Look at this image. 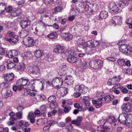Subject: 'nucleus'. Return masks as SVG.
Returning <instances> with one entry per match:
<instances>
[{
    "instance_id": "obj_1",
    "label": "nucleus",
    "mask_w": 132,
    "mask_h": 132,
    "mask_svg": "<svg viewBox=\"0 0 132 132\" xmlns=\"http://www.w3.org/2000/svg\"><path fill=\"white\" fill-rule=\"evenodd\" d=\"M29 79L27 78H24L22 77L18 80L16 84L20 86H27L28 88H30L32 90H33L35 88V85L37 81H39L38 79H34L31 80L29 82Z\"/></svg>"
},
{
    "instance_id": "obj_2",
    "label": "nucleus",
    "mask_w": 132,
    "mask_h": 132,
    "mask_svg": "<svg viewBox=\"0 0 132 132\" xmlns=\"http://www.w3.org/2000/svg\"><path fill=\"white\" fill-rule=\"evenodd\" d=\"M89 65L94 69H100L103 67V62L100 59L94 60L90 62Z\"/></svg>"
},
{
    "instance_id": "obj_3",
    "label": "nucleus",
    "mask_w": 132,
    "mask_h": 132,
    "mask_svg": "<svg viewBox=\"0 0 132 132\" xmlns=\"http://www.w3.org/2000/svg\"><path fill=\"white\" fill-rule=\"evenodd\" d=\"M68 54L67 57V60L70 63H74L77 62H81V60L75 56L74 55L76 54L75 51L73 50L68 52Z\"/></svg>"
},
{
    "instance_id": "obj_4",
    "label": "nucleus",
    "mask_w": 132,
    "mask_h": 132,
    "mask_svg": "<svg viewBox=\"0 0 132 132\" xmlns=\"http://www.w3.org/2000/svg\"><path fill=\"white\" fill-rule=\"evenodd\" d=\"M27 70L29 73L33 75H39L40 73L39 68L36 65H31L28 67Z\"/></svg>"
},
{
    "instance_id": "obj_5",
    "label": "nucleus",
    "mask_w": 132,
    "mask_h": 132,
    "mask_svg": "<svg viewBox=\"0 0 132 132\" xmlns=\"http://www.w3.org/2000/svg\"><path fill=\"white\" fill-rule=\"evenodd\" d=\"M63 83V80L60 77H56L54 78L52 81L53 86L55 87L56 88H59Z\"/></svg>"
},
{
    "instance_id": "obj_6",
    "label": "nucleus",
    "mask_w": 132,
    "mask_h": 132,
    "mask_svg": "<svg viewBox=\"0 0 132 132\" xmlns=\"http://www.w3.org/2000/svg\"><path fill=\"white\" fill-rule=\"evenodd\" d=\"M129 114H131L127 113L125 112H122L120 114L118 117V122L121 123L124 125L127 120V119L128 118Z\"/></svg>"
},
{
    "instance_id": "obj_7",
    "label": "nucleus",
    "mask_w": 132,
    "mask_h": 132,
    "mask_svg": "<svg viewBox=\"0 0 132 132\" xmlns=\"http://www.w3.org/2000/svg\"><path fill=\"white\" fill-rule=\"evenodd\" d=\"M54 51L57 54H61L63 53L65 54L66 55H67L68 52L65 51L64 47L60 45H57L54 48Z\"/></svg>"
},
{
    "instance_id": "obj_8",
    "label": "nucleus",
    "mask_w": 132,
    "mask_h": 132,
    "mask_svg": "<svg viewBox=\"0 0 132 132\" xmlns=\"http://www.w3.org/2000/svg\"><path fill=\"white\" fill-rule=\"evenodd\" d=\"M121 79V77L120 76H115L109 80L107 82V84L111 86L117 85Z\"/></svg>"
},
{
    "instance_id": "obj_9",
    "label": "nucleus",
    "mask_w": 132,
    "mask_h": 132,
    "mask_svg": "<svg viewBox=\"0 0 132 132\" xmlns=\"http://www.w3.org/2000/svg\"><path fill=\"white\" fill-rule=\"evenodd\" d=\"M87 87L82 84L77 85L75 88V91L79 92L83 94H86L87 92Z\"/></svg>"
},
{
    "instance_id": "obj_10",
    "label": "nucleus",
    "mask_w": 132,
    "mask_h": 132,
    "mask_svg": "<svg viewBox=\"0 0 132 132\" xmlns=\"http://www.w3.org/2000/svg\"><path fill=\"white\" fill-rule=\"evenodd\" d=\"M121 108L123 111L127 112H132V104L131 103H124L121 106Z\"/></svg>"
},
{
    "instance_id": "obj_11",
    "label": "nucleus",
    "mask_w": 132,
    "mask_h": 132,
    "mask_svg": "<svg viewBox=\"0 0 132 132\" xmlns=\"http://www.w3.org/2000/svg\"><path fill=\"white\" fill-rule=\"evenodd\" d=\"M34 28V32L36 35L39 36H42L44 35V30L43 28L38 27L34 28V26H32V29L33 30Z\"/></svg>"
},
{
    "instance_id": "obj_12",
    "label": "nucleus",
    "mask_w": 132,
    "mask_h": 132,
    "mask_svg": "<svg viewBox=\"0 0 132 132\" xmlns=\"http://www.w3.org/2000/svg\"><path fill=\"white\" fill-rule=\"evenodd\" d=\"M22 42L26 46L30 47L33 45L34 41L32 38L28 37L26 39H24Z\"/></svg>"
},
{
    "instance_id": "obj_13",
    "label": "nucleus",
    "mask_w": 132,
    "mask_h": 132,
    "mask_svg": "<svg viewBox=\"0 0 132 132\" xmlns=\"http://www.w3.org/2000/svg\"><path fill=\"white\" fill-rule=\"evenodd\" d=\"M122 18L118 16H116L112 18V23L114 25H120L122 22Z\"/></svg>"
},
{
    "instance_id": "obj_14",
    "label": "nucleus",
    "mask_w": 132,
    "mask_h": 132,
    "mask_svg": "<svg viewBox=\"0 0 132 132\" xmlns=\"http://www.w3.org/2000/svg\"><path fill=\"white\" fill-rule=\"evenodd\" d=\"M114 98V96L112 95H110L106 96L104 97L100 98V101H101V103H108Z\"/></svg>"
},
{
    "instance_id": "obj_15",
    "label": "nucleus",
    "mask_w": 132,
    "mask_h": 132,
    "mask_svg": "<svg viewBox=\"0 0 132 132\" xmlns=\"http://www.w3.org/2000/svg\"><path fill=\"white\" fill-rule=\"evenodd\" d=\"M19 37L17 35L14 36L11 38H6L5 40L7 41L12 45H13L16 43L19 40Z\"/></svg>"
},
{
    "instance_id": "obj_16",
    "label": "nucleus",
    "mask_w": 132,
    "mask_h": 132,
    "mask_svg": "<svg viewBox=\"0 0 132 132\" xmlns=\"http://www.w3.org/2000/svg\"><path fill=\"white\" fill-rule=\"evenodd\" d=\"M20 24L21 27L22 29H24L30 25V21L28 19H24L20 21Z\"/></svg>"
},
{
    "instance_id": "obj_17",
    "label": "nucleus",
    "mask_w": 132,
    "mask_h": 132,
    "mask_svg": "<svg viewBox=\"0 0 132 132\" xmlns=\"http://www.w3.org/2000/svg\"><path fill=\"white\" fill-rule=\"evenodd\" d=\"M3 76L5 79L9 82L12 81L14 77V75L12 73H7L4 74Z\"/></svg>"
},
{
    "instance_id": "obj_18",
    "label": "nucleus",
    "mask_w": 132,
    "mask_h": 132,
    "mask_svg": "<svg viewBox=\"0 0 132 132\" xmlns=\"http://www.w3.org/2000/svg\"><path fill=\"white\" fill-rule=\"evenodd\" d=\"M18 54L17 51L15 50H12L7 51L6 56L7 57L12 58Z\"/></svg>"
},
{
    "instance_id": "obj_19",
    "label": "nucleus",
    "mask_w": 132,
    "mask_h": 132,
    "mask_svg": "<svg viewBox=\"0 0 132 132\" xmlns=\"http://www.w3.org/2000/svg\"><path fill=\"white\" fill-rule=\"evenodd\" d=\"M99 45V42L98 41L93 39L87 42V46H88L95 47Z\"/></svg>"
},
{
    "instance_id": "obj_20",
    "label": "nucleus",
    "mask_w": 132,
    "mask_h": 132,
    "mask_svg": "<svg viewBox=\"0 0 132 132\" xmlns=\"http://www.w3.org/2000/svg\"><path fill=\"white\" fill-rule=\"evenodd\" d=\"M67 68L65 65H62L59 69V73L61 76H65L66 74Z\"/></svg>"
},
{
    "instance_id": "obj_21",
    "label": "nucleus",
    "mask_w": 132,
    "mask_h": 132,
    "mask_svg": "<svg viewBox=\"0 0 132 132\" xmlns=\"http://www.w3.org/2000/svg\"><path fill=\"white\" fill-rule=\"evenodd\" d=\"M124 125L128 127H132V115L129 114L127 120Z\"/></svg>"
},
{
    "instance_id": "obj_22",
    "label": "nucleus",
    "mask_w": 132,
    "mask_h": 132,
    "mask_svg": "<svg viewBox=\"0 0 132 132\" xmlns=\"http://www.w3.org/2000/svg\"><path fill=\"white\" fill-rule=\"evenodd\" d=\"M15 67L16 70L20 71H23L25 69V64L23 62H20L16 64Z\"/></svg>"
},
{
    "instance_id": "obj_23",
    "label": "nucleus",
    "mask_w": 132,
    "mask_h": 132,
    "mask_svg": "<svg viewBox=\"0 0 132 132\" xmlns=\"http://www.w3.org/2000/svg\"><path fill=\"white\" fill-rule=\"evenodd\" d=\"M128 45L126 44H121L119 47V50L121 52L127 54V51H128Z\"/></svg>"
},
{
    "instance_id": "obj_24",
    "label": "nucleus",
    "mask_w": 132,
    "mask_h": 132,
    "mask_svg": "<svg viewBox=\"0 0 132 132\" xmlns=\"http://www.w3.org/2000/svg\"><path fill=\"white\" fill-rule=\"evenodd\" d=\"M21 12V10L20 9H13L10 14L13 16H19Z\"/></svg>"
},
{
    "instance_id": "obj_25",
    "label": "nucleus",
    "mask_w": 132,
    "mask_h": 132,
    "mask_svg": "<svg viewBox=\"0 0 132 132\" xmlns=\"http://www.w3.org/2000/svg\"><path fill=\"white\" fill-rule=\"evenodd\" d=\"M118 4L119 7L123 8L128 5L129 2L126 0H122L119 1Z\"/></svg>"
},
{
    "instance_id": "obj_26",
    "label": "nucleus",
    "mask_w": 132,
    "mask_h": 132,
    "mask_svg": "<svg viewBox=\"0 0 132 132\" xmlns=\"http://www.w3.org/2000/svg\"><path fill=\"white\" fill-rule=\"evenodd\" d=\"M5 62L7 63V68L8 69H11L13 68L15 66V67L14 63L12 62H11L10 59L6 60Z\"/></svg>"
},
{
    "instance_id": "obj_27",
    "label": "nucleus",
    "mask_w": 132,
    "mask_h": 132,
    "mask_svg": "<svg viewBox=\"0 0 132 132\" xmlns=\"http://www.w3.org/2000/svg\"><path fill=\"white\" fill-rule=\"evenodd\" d=\"M64 81L66 83L70 85H72L74 81L73 77L71 76H68L65 78Z\"/></svg>"
},
{
    "instance_id": "obj_28",
    "label": "nucleus",
    "mask_w": 132,
    "mask_h": 132,
    "mask_svg": "<svg viewBox=\"0 0 132 132\" xmlns=\"http://www.w3.org/2000/svg\"><path fill=\"white\" fill-rule=\"evenodd\" d=\"M77 42L78 44H79V47L84 48L87 46V44H85L84 41L81 38H79Z\"/></svg>"
},
{
    "instance_id": "obj_29",
    "label": "nucleus",
    "mask_w": 132,
    "mask_h": 132,
    "mask_svg": "<svg viewBox=\"0 0 132 132\" xmlns=\"http://www.w3.org/2000/svg\"><path fill=\"white\" fill-rule=\"evenodd\" d=\"M111 10L115 13H117L120 11V9L115 3H113L112 7L111 8Z\"/></svg>"
},
{
    "instance_id": "obj_30",
    "label": "nucleus",
    "mask_w": 132,
    "mask_h": 132,
    "mask_svg": "<svg viewBox=\"0 0 132 132\" xmlns=\"http://www.w3.org/2000/svg\"><path fill=\"white\" fill-rule=\"evenodd\" d=\"M44 54L42 50H37L34 52L35 55L37 58L40 57Z\"/></svg>"
},
{
    "instance_id": "obj_31",
    "label": "nucleus",
    "mask_w": 132,
    "mask_h": 132,
    "mask_svg": "<svg viewBox=\"0 0 132 132\" xmlns=\"http://www.w3.org/2000/svg\"><path fill=\"white\" fill-rule=\"evenodd\" d=\"M6 7V4L3 3H0V14L3 13L5 11Z\"/></svg>"
},
{
    "instance_id": "obj_32",
    "label": "nucleus",
    "mask_w": 132,
    "mask_h": 132,
    "mask_svg": "<svg viewBox=\"0 0 132 132\" xmlns=\"http://www.w3.org/2000/svg\"><path fill=\"white\" fill-rule=\"evenodd\" d=\"M20 92L22 95L26 96L29 95L30 90L29 89H24L23 87H22Z\"/></svg>"
},
{
    "instance_id": "obj_33",
    "label": "nucleus",
    "mask_w": 132,
    "mask_h": 132,
    "mask_svg": "<svg viewBox=\"0 0 132 132\" xmlns=\"http://www.w3.org/2000/svg\"><path fill=\"white\" fill-rule=\"evenodd\" d=\"M12 91L10 90H9L6 92V93L2 95L3 98H7L9 97H10L12 96Z\"/></svg>"
},
{
    "instance_id": "obj_34",
    "label": "nucleus",
    "mask_w": 132,
    "mask_h": 132,
    "mask_svg": "<svg viewBox=\"0 0 132 132\" xmlns=\"http://www.w3.org/2000/svg\"><path fill=\"white\" fill-rule=\"evenodd\" d=\"M108 13L105 11H102L100 14V17L102 19H105L108 16Z\"/></svg>"
},
{
    "instance_id": "obj_35",
    "label": "nucleus",
    "mask_w": 132,
    "mask_h": 132,
    "mask_svg": "<svg viewBox=\"0 0 132 132\" xmlns=\"http://www.w3.org/2000/svg\"><path fill=\"white\" fill-rule=\"evenodd\" d=\"M57 37V35L55 32L51 33L47 35L48 37L52 39H56Z\"/></svg>"
},
{
    "instance_id": "obj_36",
    "label": "nucleus",
    "mask_w": 132,
    "mask_h": 132,
    "mask_svg": "<svg viewBox=\"0 0 132 132\" xmlns=\"http://www.w3.org/2000/svg\"><path fill=\"white\" fill-rule=\"evenodd\" d=\"M48 101L51 103H53L56 102V98L54 95H51L48 97Z\"/></svg>"
},
{
    "instance_id": "obj_37",
    "label": "nucleus",
    "mask_w": 132,
    "mask_h": 132,
    "mask_svg": "<svg viewBox=\"0 0 132 132\" xmlns=\"http://www.w3.org/2000/svg\"><path fill=\"white\" fill-rule=\"evenodd\" d=\"M43 2L46 5L48 6L54 4V0H43Z\"/></svg>"
},
{
    "instance_id": "obj_38",
    "label": "nucleus",
    "mask_w": 132,
    "mask_h": 132,
    "mask_svg": "<svg viewBox=\"0 0 132 132\" xmlns=\"http://www.w3.org/2000/svg\"><path fill=\"white\" fill-rule=\"evenodd\" d=\"M80 63V67L84 69H86L88 68V65L87 64V62L86 61H81L79 62Z\"/></svg>"
},
{
    "instance_id": "obj_39",
    "label": "nucleus",
    "mask_w": 132,
    "mask_h": 132,
    "mask_svg": "<svg viewBox=\"0 0 132 132\" xmlns=\"http://www.w3.org/2000/svg\"><path fill=\"white\" fill-rule=\"evenodd\" d=\"M18 85L19 86L16 85H14L13 86L12 89L13 90L14 92H16L21 89V88H22V87H21V86H20Z\"/></svg>"
},
{
    "instance_id": "obj_40",
    "label": "nucleus",
    "mask_w": 132,
    "mask_h": 132,
    "mask_svg": "<svg viewBox=\"0 0 132 132\" xmlns=\"http://www.w3.org/2000/svg\"><path fill=\"white\" fill-rule=\"evenodd\" d=\"M117 62L118 64L121 66H124L125 64V61L124 59H120L117 60Z\"/></svg>"
},
{
    "instance_id": "obj_41",
    "label": "nucleus",
    "mask_w": 132,
    "mask_h": 132,
    "mask_svg": "<svg viewBox=\"0 0 132 132\" xmlns=\"http://www.w3.org/2000/svg\"><path fill=\"white\" fill-rule=\"evenodd\" d=\"M38 80L39 81H37V82L40 85L42 86V88H41L40 89L41 90H43L44 88V83L45 80L43 79H38Z\"/></svg>"
},
{
    "instance_id": "obj_42",
    "label": "nucleus",
    "mask_w": 132,
    "mask_h": 132,
    "mask_svg": "<svg viewBox=\"0 0 132 132\" xmlns=\"http://www.w3.org/2000/svg\"><path fill=\"white\" fill-rule=\"evenodd\" d=\"M36 117V115L32 112H29L28 116L27 118L28 119H30V118H35Z\"/></svg>"
},
{
    "instance_id": "obj_43",
    "label": "nucleus",
    "mask_w": 132,
    "mask_h": 132,
    "mask_svg": "<svg viewBox=\"0 0 132 132\" xmlns=\"http://www.w3.org/2000/svg\"><path fill=\"white\" fill-rule=\"evenodd\" d=\"M9 86V85L6 82L2 83L0 84V87L2 89L8 87Z\"/></svg>"
},
{
    "instance_id": "obj_44",
    "label": "nucleus",
    "mask_w": 132,
    "mask_h": 132,
    "mask_svg": "<svg viewBox=\"0 0 132 132\" xmlns=\"http://www.w3.org/2000/svg\"><path fill=\"white\" fill-rule=\"evenodd\" d=\"M62 106L64 109V112L65 113H68L71 109V107L70 106L67 107L65 105H63Z\"/></svg>"
},
{
    "instance_id": "obj_45",
    "label": "nucleus",
    "mask_w": 132,
    "mask_h": 132,
    "mask_svg": "<svg viewBox=\"0 0 132 132\" xmlns=\"http://www.w3.org/2000/svg\"><path fill=\"white\" fill-rule=\"evenodd\" d=\"M92 8L93 11L94 12L97 11L98 9L97 4H92Z\"/></svg>"
},
{
    "instance_id": "obj_46",
    "label": "nucleus",
    "mask_w": 132,
    "mask_h": 132,
    "mask_svg": "<svg viewBox=\"0 0 132 132\" xmlns=\"http://www.w3.org/2000/svg\"><path fill=\"white\" fill-rule=\"evenodd\" d=\"M72 35L71 34L67 33L65 39L67 40H70L72 39Z\"/></svg>"
},
{
    "instance_id": "obj_47",
    "label": "nucleus",
    "mask_w": 132,
    "mask_h": 132,
    "mask_svg": "<svg viewBox=\"0 0 132 132\" xmlns=\"http://www.w3.org/2000/svg\"><path fill=\"white\" fill-rule=\"evenodd\" d=\"M106 121L104 119H102L100 120L98 122V124L100 125L101 128L103 127L104 124L105 123Z\"/></svg>"
},
{
    "instance_id": "obj_48",
    "label": "nucleus",
    "mask_w": 132,
    "mask_h": 132,
    "mask_svg": "<svg viewBox=\"0 0 132 132\" xmlns=\"http://www.w3.org/2000/svg\"><path fill=\"white\" fill-rule=\"evenodd\" d=\"M72 128L73 126L70 124L66 126V129L67 132H70L72 130Z\"/></svg>"
},
{
    "instance_id": "obj_49",
    "label": "nucleus",
    "mask_w": 132,
    "mask_h": 132,
    "mask_svg": "<svg viewBox=\"0 0 132 132\" xmlns=\"http://www.w3.org/2000/svg\"><path fill=\"white\" fill-rule=\"evenodd\" d=\"M6 51L5 48H0V55H4L5 54Z\"/></svg>"
},
{
    "instance_id": "obj_50",
    "label": "nucleus",
    "mask_w": 132,
    "mask_h": 132,
    "mask_svg": "<svg viewBox=\"0 0 132 132\" xmlns=\"http://www.w3.org/2000/svg\"><path fill=\"white\" fill-rule=\"evenodd\" d=\"M63 7L61 6H58L55 7L54 9V11L55 12H59L61 11Z\"/></svg>"
},
{
    "instance_id": "obj_51",
    "label": "nucleus",
    "mask_w": 132,
    "mask_h": 132,
    "mask_svg": "<svg viewBox=\"0 0 132 132\" xmlns=\"http://www.w3.org/2000/svg\"><path fill=\"white\" fill-rule=\"evenodd\" d=\"M10 118L12 119V120H10L9 122H7V124L9 125H12L14 124L15 123L14 121L16 120V119L15 118Z\"/></svg>"
},
{
    "instance_id": "obj_52",
    "label": "nucleus",
    "mask_w": 132,
    "mask_h": 132,
    "mask_svg": "<svg viewBox=\"0 0 132 132\" xmlns=\"http://www.w3.org/2000/svg\"><path fill=\"white\" fill-rule=\"evenodd\" d=\"M50 106L52 109L55 108L57 106V104L56 102L51 103L50 105Z\"/></svg>"
},
{
    "instance_id": "obj_53",
    "label": "nucleus",
    "mask_w": 132,
    "mask_h": 132,
    "mask_svg": "<svg viewBox=\"0 0 132 132\" xmlns=\"http://www.w3.org/2000/svg\"><path fill=\"white\" fill-rule=\"evenodd\" d=\"M22 112H19L16 114V116L19 119H20L22 118Z\"/></svg>"
},
{
    "instance_id": "obj_54",
    "label": "nucleus",
    "mask_w": 132,
    "mask_h": 132,
    "mask_svg": "<svg viewBox=\"0 0 132 132\" xmlns=\"http://www.w3.org/2000/svg\"><path fill=\"white\" fill-rule=\"evenodd\" d=\"M104 95V93L103 92H99L97 93L96 94L97 96L98 97V99L100 101V97L103 96Z\"/></svg>"
},
{
    "instance_id": "obj_55",
    "label": "nucleus",
    "mask_w": 132,
    "mask_h": 132,
    "mask_svg": "<svg viewBox=\"0 0 132 132\" xmlns=\"http://www.w3.org/2000/svg\"><path fill=\"white\" fill-rule=\"evenodd\" d=\"M46 106L45 105H43L40 107V110L43 112V113H44L46 110Z\"/></svg>"
},
{
    "instance_id": "obj_56",
    "label": "nucleus",
    "mask_w": 132,
    "mask_h": 132,
    "mask_svg": "<svg viewBox=\"0 0 132 132\" xmlns=\"http://www.w3.org/2000/svg\"><path fill=\"white\" fill-rule=\"evenodd\" d=\"M77 51L80 52L78 54V56L79 57H82L85 55V53H81V51L79 50L78 48L77 49Z\"/></svg>"
},
{
    "instance_id": "obj_57",
    "label": "nucleus",
    "mask_w": 132,
    "mask_h": 132,
    "mask_svg": "<svg viewBox=\"0 0 132 132\" xmlns=\"http://www.w3.org/2000/svg\"><path fill=\"white\" fill-rule=\"evenodd\" d=\"M6 10L7 12L9 13V14L11 13V11L13 10L12 9V7L11 6H9L7 9H6Z\"/></svg>"
},
{
    "instance_id": "obj_58",
    "label": "nucleus",
    "mask_w": 132,
    "mask_h": 132,
    "mask_svg": "<svg viewBox=\"0 0 132 132\" xmlns=\"http://www.w3.org/2000/svg\"><path fill=\"white\" fill-rule=\"evenodd\" d=\"M24 108V106L22 105H20L17 107V110L19 112H22L21 111Z\"/></svg>"
},
{
    "instance_id": "obj_59",
    "label": "nucleus",
    "mask_w": 132,
    "mask_h": 132,
    "mask_svg": "<svg viewBox=\"0 0 132 132\" xmlns=\"http://www.w3.org/2000/svg\"><path fill=\"white\" fill-rule=\"evenodd\" d=\"M50 126L47 125L44 127L43 128V130L45 132H48L50 131Z\"/></svg>"
},
{
    "instance_id": "obj_60",
    "label": "nucleus",
    "mask_w": 132,
    "mask_h": 132,
    "mask_svg": "<svg viewBox=\"0 0 132 132\" xmlns=\"http://www.w3.org/2000/svg\"><path fill=\"white\" fill-rule=\"evenodd\" d=\"M14 25V23L12 22L9 21L8 22L7 24V27L8 28L12 27Z\"/></svg>"
},
{
    "instance_id": "obj_61",
    "label": "nucleus",
    "mask_w": 132,
    "mask_h": 132,
    "mask_svg": "<svg viewBox=\"0 0 132 132\" xmlns=\"http://www.w3.org/2000/svg\"><path fill=\"white\" fill-rule=\"evenodd\" d=\"M71 123L75 124L77 126H79L80 125V123L77 120H72L71 122Z\"/></svg>"
},
{
    "instance_id": "obj_62",
    "label": "nucleus",
    "mask_w": 132,
    "mask_h": 132,
    "mask_svg": "<svg viewBox=\"0 0 132 132\" xmlns=\"http://www.w3.org/2000/svg\"><path fill=\"white\" fill-rule=\"evenodd\" d=\"M125 22L127 24H129L132 23V18H129L126 19Z\"/></svg>"
},
{
    "instance_id": "obj_63",
    "label": "nucleus",
    "mask_w": 132,
    "mask_h": 132,
    "mask_svg": "<svg viewBox=\"0 0 132 132\" xmlns=\"http://www.w3.org/2000/svg\"><path fill=\"white\" fill-rule=\"evenodd\" d=\"M120 89L121 90L122 92L123 93H127L128 90L126 88H124L123 87H120Z\"/></svg>"
},
{
    "instance_id": "obj_64",
    "label": "nucleus",
    "mask_w": 132,
    "mask_h": 132,
    "mask_svg": "<svg viewBox=\"0 0 132 132\" xmlns=\"http://www.w3.org/2000/svg\"><path fill=\"white\" fill-rule=\"evenodd\" d=\"M128 51L127 52V55H130L132 54V47L128 48Z\"/></svg>"
}]
</instances>
